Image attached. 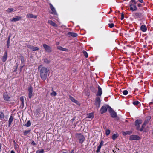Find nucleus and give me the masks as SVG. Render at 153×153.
Here are the masks:
<instances>
[{
  "mask_svg": "<svg viewBox=\"0 0 153 153\" xmlns=\"http://www.w3.org/2000/svg\"><path fill=\"white\" fill-rule=\"evenodd\" d=\"M30 130L25 131H24V134L25 135H26L29 133L30 132Z\"/></svg>",
  "mask_w": 153,
  "mask_h": 153,
  "instance_id": "c756f323",
  "label": "nucleus"
},
{
  "mask_svg": "<svg viewBox=\"0 0 153 153\" xmlns=\"http://www.w3.org/2000/svg\"><path fill=\"white\" fill-rule=\"evenodd\" d=\"M27 18H37V16L33 14H28L26 16Z\"/></svg>",
  "mask_w": 153,
  "mask_h": 153,
  "instance_id": "a211bd4d",
  "label": "nucleus"
},
{
  "mask_svg": "<svg viewBox=\"0 0 153 153\" xmlns=\"http://www.w3.org/2000/svg\"><path fill=\"white\" fill-rule=\"evenodd\" d=\"M20 100L22 102V105H24V97L23 96H22L20 97Z\"/></svg>",
  "mask_w": 153,
  "mask_h": 153,
  "instance_id": "c85d7f7f",
  "label": "nucleus"
},
{
  "mask_svg": "<svg viewBox=\"0 0 153 153\" xmlns=\"http://www.w3.org/2000/svg\"><path fill=\"white\" fill-rule=\"evenodd\" d=\"M110 132V130L109 129H107L106 130L105 133L106 135H108Z\"/></svg>",
  "mask_w": 153,
  "mask_h": 153,
  "instance_id": "c9c22d12",
  "label": "nucleus"
},
{
  "mask_svg": "<svg viewBox=\"0 0 153 153\" xmlns=\"http://www.w3.org/2000/svg\"><path fill=\"white\" fill-rule=\"evenodd\" d=\"M141 6V4H138V7H140Z\"/></svg>",
  "mask_w": 153,
  "mask_h": 153,
  "instance_id": "3c124183",
  "label": "nucleus"
},
{
  "mask_svg": "<svg viewBox=\"0 0 153 153\" xmlns=\"http://www.w3.org/2000/svg\"><path fill=\"white\" fill-rule=\"evenodd\" d=\"M107 110V107L106 106H102L100 109V113L101 114H103L106 112Z\"/></svg>",
  "mask_w": 153,
  "mask_h": 153,
  "instance_id": "9d476101",
  "label": "nucleus"
},
{
  "mask_svg": "<svg viewBox=\"0 0 153 153\" xmlns=\"http://www.w3.org/2000/svg\"><path fill=\"white\" fill-rule=\"evenodd\" d=\"M108 25L109 27L110 28H112L114 26V25L113 23L109 24Z\"/></svg>",
  "mask_w": 153,
  "mask_h": 153,
  "instance_id": "ea45409f",
  "label": "nucleus"
},
{
  "mask_svg": "<svg viewBox=\"0 0 153 153\" xmlns=\"http://www.w3.org/2000/svg\"><path fill=\"white\" fill-rule=\"evenodd\" d=\"M133 15L137 18L140 17L142 15V13L140 12H135L133 14Z\"/></svg>",
  "mask_w": 153,
  "mask_h": 153,
  "instance_id": "6ab92c4d",
  "label": "nucleus"
},
{
  "mask_svg": "<svg viewBox=\"0 0 153 153\" xmlns=\"http://www.w3.org/2000/svg\"><path fill=\"white\" fill-rule=\"evenodd\" d=\"M44 62L46 63H49L50 62V61L47 59H44Z\"/></svg>",
  "mask_w": 153,
  "mask_h": 153,
  "instance_id": "72a5a7b5",
  "label": "nucleus"
},
{
  "mask_svg": "<svg viewBox=\"0 0 153 153\" xmlns=\"http://www.w3.org/2000/svg\"><path fill=\"white\" fill-rule=\"evenodd\" d=\"M14 10V9L13 8H8L7 10H6V11L8 13H10L13 11Z\"/></svg>",
  "mask_w": 153,
  "mask_h": 153,
  "instance_id": "cd10ccee",
  "label": "nucleus"
},
{
  "mask_svg": "<svg viewBox=\"0 0 153 153\" xmlns=\"http://www.w3.org/2000/svg\"><path fill=\"white\" fill-rule=\"evenodd\" d=\"M138 1L141 3H142L143 2V0H138Z\"/></svg>",
  "mask_w": 153,
  "mask_h": 153,
  "instance_id": "09e8293b",
  "label": "nucleus"
},
{
  "mask_svg": "<svg viewBox=\"0 0 153 153\" xmlns=\"http://www.w3.org/2000/svg\"><path fill=\"white\" fill-rule=\"evenodd\" d=\"M132 3H133L134 4H136V2L134 0H131V1Z\"/></svg>",
  "mask_w": 153,
  "mask_h": 153,
  "instance_id": "a18cd8bd",
  "label": "nucleus"
},
{
  "mask_svg": "<svg viewBox=\"0 0 153 153\" xmlns=\"http://www.w3.org/2000/svg\"><path fill=\"white\" fill-rule=\"evenodd\" d=\"M21 61L23 63V62H24V59H23V58H22V59H21Z\"/></svg>",
  "mask_w": 153,
  "mask_h": 153,
  "instance_id": "864d4df0",
  "label": "nucleus"
},
{
  "mask_svg": "<svg viewBox=\"0 0 153 153\" xmlns=\"http://www.w3.org/2000/svg\"><path fill=\"white\" fill-rule=\"evenodd\" d=\"M78 138L79 140V143H82L85 140V138L84 136L81 134L78 135Z\"/></svg>",
  "mask_w": 153,
  "mask_h": 153,
  "instance_id": "423d86ee",
  "label": "nucleus"
},
{
  "mask_svg": "<svg viewBox=\"0 0 153 153\" xmlns=\"http://www.w3.org/2000/svg\"><path fill=\"white\" fill-rule=\"evenodd\" d=\"M10 39V36L8 38V40L7 41V45H9Z\"/></svg>",
  "mask_w": 153,
  "mask_h": 153,
  "instance_id": "79ce46f5",
  "label": "nucleus"
},
{
  "mask_svg": "<svg viewBox=\"0 0 153 153\" xmlns=\"http://www.w3.org/2000/svg\"><path fill=\"white\" fill-rule=\"evenodd\" d=\"M1 146L0 145V152L1 151Z\"/></svg>",
  "mask_w": 153,
  "mask_h": 153,
  "instance_id": "6e6d98bb",
  "label": "nucleus"
},
{
  "mask_svg": "<svg viewBox=\"0 0 153 153\" xmlns=\"http://www.w3.org/2000/svg\"><path fill=\"white\" fill-rule=\"evenodd\" d=\"M32 144L34 146L36 145V143L34 141H32Z\"/></svg>",
  "mask_w": 153,
  "mask_h": 153,
  "instance_id": "49530a36",
  "label": "nucleus"
},
{
  "mask_svg": "<svg viewBox=\"0 0 153 153\" xmlns=\"http://www.w3.org/2000/svg\"><path fill=\"white\" fill-rule=\"evenodd\" d=\"M75 120V118L74 117V118L72 119L71 120V121L73 123L74 121Z\"/></svg>",
  "mask_w": 153,
  "mask_h": 153,
  "instance_id": "8fccbe9b",
  "label": "nucleus"
},
{
  "mask_svg": "<svg viewBox=\"0 0 153 153\" xmlns=\"http://www.w3.org/2000/svg\"><path fill=\"white\" fill-rule=\"evenodd\" d=\"M57 48H58V49L60 50H61V51H66L67 50V49L64 48H62L60 46H58L57 47Z\"/></svg>",
  "mask_w": 153,
  "mask_h": 153,
  "instance_id": "a878e982",
  "label": "nucleus"
},
{
  "mask_svg": "<svg viewBox=\"0 0 153 153\" xmlns=\"http://www.w3.org/2000/svg\"><path fill=\"white\" fill-rule=\"evenodd\" d=\"M69 99L77 105H79V102L77 100H76L74 98L71 96H69Z\"/></svg>",
  "mask_w": 153,
  "mask_h": 153,
  "instance_id": "4468645a",
  "label": "nucleus"
},
{
  "mask_svg": "<svg viewBox=\"0 0 153 153\" xmlns=\"http://www.w3.org/2000/svg\"><path fill=\"white\" fill-rule=\"evenodd\" d=\"M100 98L99 97H97L94 102V104L98 108H99L100 107Z\"/></svg>",
  "mask_w": 153,
  "mask_h": 153,
  "instance_id": "7ed1b4c3",
  "label": "nucleus"
},
{
  "mask_svg": "<svg viewBox=\"0 0 153 153\" xmlns=\"http://www.w3.org/2000/svg\"><path fill=\"white\" fill-rule=\"evenodd\" d=\"M130 10L132 11H135L137 9V7L134 4H131L130 5Z\"/></svg>",
  "mask_w": 153,
  "mask_h": 153,
  "instance_id": "2eb2a0df",
  "label": "nucleus"
},
{
  "mask_svg": "<svg viewBox=\"0 0 153 153\" xmlns=\"http://www.w3.org/2000/svg\"><path fill=\"white\" fill-rule=\"evenodd\" d=\"M118 137V135L117 134H114V135H112V138L113 140H115Z\"/></svg>",
  "mask_w": 153,
  "mask_h": 153,
  "instance_id": "bb28decb",
  "label": "nucleus"
},
{
  "mask_svg": "<svg viewBox=\"0 0 153 153\" xmlns=\"http://www.w3.org/2000/svg\"><path fill=\"white\" fill-rule=\"evenodd\" d=\"M43 46L45 50V51L48 52H51L52 51L51 48L49 46L45 44H43Z\"/></svg>",
  "mask_w": 153,
  "mask_h": 153,
  "instance_id": "20e7f679",
  "label": "nucleus"
},
{
  "mask_svg": "<svg viewBox=\"0 0 153 153\" xmlns=\"http://www.w3.org/2000/svg\"><path fill=\"white\" fill-rule=\"evenodd\" d=\"M140 137L136 135H131L129 137L130 140H138L140 139Z\"/></svg>",
  "mask_w": 153,
  "mask_h": 153,
  "instance_id": "f03ea898",
  "label": "nucleus"
},
{
  "mask_svg": "<svg viewBox=\"0 0 153 153\" xmlns=\"http://www.w3.org/2000/svg\"><path fill=\"white\" fill-rule=\"evenodd\" d=\"M6 60V57H4L2 59V60L3 62H5Z\"/></svg>",
  "mask_w": 153,
  "mask_h": 153,
  "instance_id": "c03bdc74",
  "label": "nucleus"
},
{
  "mask_svg": "<svg viewBox=\"0 0 153 153\" xmlns=\"http://www.w3.org/2000/svg\"><path fill=\"white\" fill-rule=\"evenodd\" d=\"M142 123V120H137L135 122V125L137 127V129H138L140 127V125Z\"/></svg>",
  "mask_w": 153,
  "mask_h": 153,
  "instance_id": "1a4fd4ad",
  "label": "nucleus"
},
{
  "mask_svg": "<svg viewBox=\"0 0 153 153\" xmlns=\"http://www.w3.org/2000/svg\"><path fill=\"white\" fill-rule=\"evenodd\" d=\"M113 151L114 152V150H113Z\"/></svg>",
  "mask_w": 153,
  "mask_h": 153,
  "instance_id": "e2e57ef3",
  "label": "nucleus"
},
{
  "mask_svg": "<svg viewBox=\"0 0 153 153\" xmlns=\"http://www.w3.org/2000/svg\"><path fill=\"white\" fill-rule=\"evenodd\" d=\"M101 148V147H100V146H98L97 150L96 151V152L97 153H98L100 152Z\"/></svg>",
  "mask_w": 153,
  "mask_h": 153,
  "instance_id": "4c0bfd02",
  "label": "nucleus"
},
{
  "mask_svg": "<svg viewBox=\"0 0 153 153\" xmlns=\"http://www.w3.org/2000/svg\"><path fill=\"white\" fill-rule=\"evenodd\" d=\"M52 91H53V92L52 93H51L50 94V95H51V96H55L57 95L55 91H54L53 89L52 90Z\"/></svg>",
  "mask_w": 153,
  "mask_h": 153,
  "instance_id": "7c9ffc66",
  "label": "nucleus"
},
{
  "mask_svg": "<svg viewBox=\"0 0 153 153\" xmlns=\"http://www.w3.org/2000/svg\"><path fill=\"white\" fill-rule=\"evenodd\" d=\"M94 117L93 114L92 113H90L87 114V117L86 118H93Z\"/></svg>",
  "mask_w": 153,
  "mask_h": 153,
  "instance_id": "b1692460",
  "label": "nucleus"
},
{
  "mask_svg": "<svg viewBox=\"0 0 153 153\" xmlns=\"http://www.w3.org/2000/svg\"><path fill=\"white\" fill-rule=\"evenodd\" d=\"M68 34L69 35H70L74 37H76L77 36V35L76 33L72 32H69L68 33Z\"/></svg>",
  "mask_w": 153,
  "mask_h": 153,
  "instance_id": "aec40b11",
  "label": "nucleus"
},
{
  "mask_svg": "<svg viewBox=\"0 0 153 153\" xmlns=\"http://www.w3.org/2000/svg\"><path fill=\"white\" fill-rule=\"evenodd\" d=\"M71 153H74L73 150H72Z\"/></svg>",
  "mask_w": 153,
  "mask_h": 153,
  "instance_id": "13d9d810",
  "label": "nucleus"
},
{
  "mask_svg": "<svg viewBox=\"0 0 153 153\" xmlns=\"http://www.w3.org/2000/svg\"><path fill=\"white\" fill-rule=\"evenodd\" d=\"M27 47L32 51H37L39 50V48L37 47L33 46L31 45H27Z\"/></svg>",
  "mask_w": 153,
  "mask_h": 153,
  "instance_id": "ddd939ff",
  "label": "nucleus"
},
{
  "mask_svg": "<svg viewBox=\"0 0 153 153\" xmlns=\"http://www.w3.org/2000/svg\"><path fill=\"white\" fill-rule=\"evenodd\" d=\"M28 95L30 99L32 96L33 88L32 87H30L28 88Z\"/></svg>",
  "mask_w": 153,
  "mask_h": 153,
  "instance_id": "9b49d317",
  "label": "nucleus"
},
{
  "mask_svg": "<svg viewBox=\"0 0 153 153\" xmlns=\"http://www.w3.org/2000/svg\"><path fill=\"white\" fill-rule=\"evenodd\" d=\"M22 19V17L19 16H16L15 17L13 18L10 19V20L12 22H16L19 20H21Z\"/></svg>",
  "mask_w": 153,
  "mask_h": 153,
  "instance_id": "6e6552de",
  "label": "nucleus"
},
{
  "mask_svg": "<svg viewBox=\"0 0 153 153\" xmlns=\"http://www.w3.org/2000/svg\"><path fill=\"white\" fill-rule=\"evenodd\" d=\"M3 117V114L2 113H1L0 116V118H2Z\"/></svg>",
  "mask_w": 153,
  "mask_h": 153,
  "instance_id": "de8ad7c7",
  "label": "nucleus"
},
{
  "mask_svg": "<svg viewBox=\"0 0 153 153\" xmlns=\"http://www.w3.org/2000/svg\"><path fill=\"white\" fill-rule=\"evenodd\" d=\"M38 69L40 70V75L41 79L43 80H45L47 79L48 69L45 67H42L40 65L38 67Z\"/></svg>",
  "mask_w": 153,
  "mask_h": 153,
  "instance_id": "f257e3e1",
  "label": "nucleus"
},
{
  "mask_svg": "<svg viewBox=\"0 0 153 153\" xmlns=\"http://www.w3.org/2000/svg\"><path fill=\"white\" fill-rule=\"evenodd\" d=\"M3 97L4 99L8 101L10 98V97L6 93H4L3 94Z\"/></svg>",
  "mask_w": 153,
  "mask_h": 153,
  "instance_id": "412c9836",
  "label": "nucleus"
},
{
  "mask_svg": "<svg viewBox=\"0 0 153 153\" xmlns=\"http://www.w3.org/2000/svg\"><path fill=\"white\" fill-rule=\"evenodd\" d=\"M13 117L12 116H11L10 117L9 120V126H10V125L11 123L13 121Z\"/></svg>",
  "mask_w": 153,
  "mask_h": 153,
  "instance_id": "393cba45",
  "label": "nucleus"
},
{
  "mask_svg": "<svg viewBox=\"0 0 153 153\" xmlns=\"http://www.w3.org/2000/svg\"><path fill=\"white\" fill-rule=\"evenodd\" d=\"M141 30L143 32H146L147 30V28L145 25H142L140 27Z\"/></svg>",
  "mask_w": 153,
  "mask_h": 153,
  "instance_id": "4be33fe9",
  "label": "nucleus"
},
{
  "mask_svg": "<svg viewBox=\"0 0 153 153\" xmlns=\"http://www.w3.org/2000/svg\"><path fill=\"white\" fill-rule=\"evenodd\" d=\"M132 133L131 131H126V132L123 131L122 132V134L123 135H126L127 134H131Z\"/></svg>",
  "mask_w": 153,
  "mask_h": 153,
  "instance_id": "5701e85b",
  "label": "nucleus"
},
{
  "mask_svg": "<svg viewBox=\"0 0 153 153\" xmlns=\"http://www.w3.org/2000/svg\"><path fill=\"white\" fill-rule=\"evenodd\" d=\"M7 53H6V56H7Z\"/></svg>",
  "mask_w": 153,
  "mask_h": 153,
  "instance_id": "680f3d73",
  "label": "nucleus"
},
{
  "mask_svg": "<svg viewBox=\"0 0 153 153\" xmlns=\"http://www.w3.org/2000/svg\"><path fill=\"white\" fill-rule=\"evenodd\" d=\"M139 103V102L137 101H135L134 102H133V104L135 105H138Z\"/></svg>",
  "mask_w": 153,
  "mask_h": 153,
  "instance_id": "e433bc0d",
  "label": "nucleus"
},
{
  "mask_svg": "<svg viewBox=\"0 0 153 153\" xmlns=\"http://www.w3.org/2000/svg\"><path fill=\"white\" fill-rule=\"evenodd\" d=\"M49 5L50 6V8H51V14H54V15H56V12L55 10V8H54V7H53V6L52 5V4L50 3Z\"/></svg>",
  "mask_w": 153,
  "mask_h": 153,
  "instance_id": "0eeeda50",
  "label": "nucleus"
},
{
  "mask_svg": "<svg viewBox=\"0 0 153 153\" xmlns=\"http://www.w3.org/2000/svg\"><path fill=\"white\" fill-rule=\"evenodd\" d=\"M10 153H15V152H14L13 151V150H12L11 152H10Z\"/></svg>",
  "mask_w": 153,
  "mask_h": 153,
  "instance_id": "603ef678",
  "label": "nucleus"
},
{
  "mask_svg": "<svg viewBox=\"0 0 153 153\" xmlns=\"http://www.w3.org/2000/svg\"><path fill=\"white\" fill-rule=\"evenodd\" d=\"M109 111L110 113L111 117H115L117 116V114L110 107H109Z\"/></svg>",
  "mask_w": 153,
  "mask_h": 153,
  "instance_id": "39448f33",
  "label": "nucleus"
},
{
  "mask_svg": "<svg viewBox=\"0 0 153 153\" xmlns=\"http://www.w3.org/2000/svg\"><path fill=\"white\" fill-rule=\"evenodd\" d=\"M77 122H76V123H74V125L75 126L76 125V123H77Z\"/></svg>",
  "mask_w": 153,
  "mask_h": 153,
  "instance_id": "4d7b16f0",
  "label": "nucleus"
},
{
  "mask_svg": "<svg viewBox=\"0 0 153 153\" xmlns=\"http://www.w3.org/2000/svg\"><path fill=\"white\" fill-rule=\"evenodd\" d=\"M102 94V89L101 87L98 86V92L97 94V96H100Z\"/></svg>",
  "mask_w": 153,
  "mask_h": 153,
  "instance_id": "dca6fc26",
  "label": "nucleus"
},
{
  "mask_svg": "<svg viewBox=\"0 0 153 153\" xmlns=\"http://www.w3.org/2000/svg\"><path fill=\"white\" fill-rule=\"evenodd\" d=\"M48 22L49 24L51 25L52 26L55 27H57V25L55 23L53 22V21L51 20H49L48 21Z\"/></svg>",
  "mask_w": 153,
  "mask_h": 153,
  "instance_id": "f3484780",
  "label": "nucleus"
},
{
  "mask_svg": "<svg viewBox=\"0 0 153 153\" xmlns=\"http://www.w3.org/2000/svg\"><path fill=\"white\" fill-rule=\"evenodd\" d=\"M123 93L124 95H127L128 93V92L126 90H124L123 92Z\"/></svg>",
  "mask_w": 153,
  "mask_h": 153,
  "instance_id": "58836bf2",
  "label": "nucleus"
},
{
  "mask_svg": "<svg viewBox=\"0 0 153 153\" xmlns=\"http://www.w3.org/2000/svg\"><path fill=\"white\" fill-rule=\"evenodd\" d=\"M44 152V150L43 149H42L41 150H38L36 151L37 153H43Z\"/></svg>",
  "mask_w": 153,
  "mask_h": 153,
  "instance_id": "f704fd0d",
  "label": "nucleus"
},
{
  "mask_svg": "<svg viewBox=\"0 0 153 153\" xmlns=\"http://www.w3.org/2000/svg\"><path fill=\"white\" fill-rule=\"evenodd\" d=\"M83 53L85 57L87 58L88 57V53L86 51H83Z\"/></svg>",
  "mask_w": 153,
  "mask_h": 153,
  "instance_id": "2f4dec72",
  "label": "nucleus"
},
{
  "mask_svg": "<svg viewBox=\"0 0 153 153\" xmlns=\"http://www.w3.org/2000/svg\"><path fill=\"white\" fill-rule=\"evenodd\" d=\"M31 124L30 121V120H29L27 121V123L25 125V126L27 127H29L30 126Z\"/></svg>",
  "mask_w": 153,
  "mask_h": 153,
  "instance_id": "473e14b6",
  "label": "nucleus"
},
{
  "mask_svg": "<svg viewBox=\"0 0 153 153\" xmlns=\"http://www.w3.org/2000/svg\"><path fill=\"white\" fill-rule=\"evenodd\" d=\"M62 153H67L66 152H62Z\"/></svg>",
  "mask_w": 153,
  "mask_h": 153,
  "instance_id": "bf43d9fd",
  "label": "nucleus"
},
{
  "mask_svg": "<svg viewBox=\"0 0 153 153\" xmlns=\"http://www.w3.org/2000/svg\"><path fill=\"white\" fill-rule=\"evenodd\" d=\"M103 142L102 141H101L100 143V145L98 146H100V147H101V146L103 145Z\"/></svg>",
  "mask_w": 153,
  "mask_h": 153,
  "instance_id": "a19ab883",
  "label": "nucleus"
},
{
  "mask_svg": "<svg viewBox=\"0 0 153 153\" xmlns=\"http://www.w3.org/2000/svg\"><path fill=\"white\" fill-rule=\"evenodd\" d=\"M23 66H24V65H23L22 66L20 67V69H22V68H23Z\"/></svg>",
  "mask_w": 153,
  "mask_h": 153,
  "instance_id": "5fc2aeb1",
  "label": "nucleus"
},
{
  "mask_svg": "<svg viewBox=\"0 0 153 153\" xmlns=\"http://www.w3.org/2000/svg\"><path fill=\"white\" fill-rule=\"evenodd\" d=\"M9 45H7V48H9Z\"/></svg>",
  "mask_w": 153,
  "mask_h": 153,
  "instance_id": "052dcab7",
  "label": "nucleus"
},
{
  "mask_svg": "<svg viewBox=\"0 0 153 153\" xmlns=\"http://www.w3.org/2000/svg\"><path fill=\"white\" fill-rule=\"evenodd\" d=\"M148 120L147 121H145L144 123L142 125V128L140 129V131H142L143 130V128L145 126L146 124L148 122H149V120L150 119V117H148Z\"/></svg>",
  "mask_w": 153,
  "mask_h": 153,
  "instance_id": "f8f14e48",
  "label": "nucleus"
},
{
  "mask_svg": "<svg viewBox=\"0 0 153 153\" xmlns=\"http://www.w3.org/2000/svg\"><path fill=\"white\" fill-rule=\"evenodd\" d=\"M124 18V15L123 14V13H122L121 14V20H123V19Z\"/></svg>",
  "mask_w": 153,
  "mask_h": 153,
  "instance_id": "37998d69",
  "label": "nucleus"
}]
</instances>
